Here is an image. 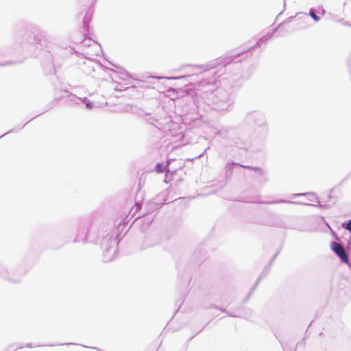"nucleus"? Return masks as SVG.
Returning <instances> with one entry per match:
<instances>
[{"label":"nucleus","instance_id":"nucleus-1","mask_svg":"<svg viewBox=\"0 0 351 351\" xmlns=\"http://www.w3.org/2000/svg\"><path fill=\"white\" fill-rule=\"evenodd\" d=\"M331 248L339 256L343 262L348 263V256L341 245L336 242H332L331 244Z\"/></svg>","mask_w":351,"mask_h":351},{"label":"nucleus","instance_id":"nucleus-2","mask_svg":"<svg viewBox=\"0 0 351 351\" xmlns=\"http://www.w3.org/2000/svg\"><path fill=\"white\" fill-rule=\"evenodd\" d=\"M156 170L158 173H162L164 171V166L162 164L158 163L156 166Z\"/></svg>","mask_w":351,"mask_h":351},{"label":"nucleus","instance_id":"nucleus-3","mask_svg":"<svg viewBox=\"0 0 351 351\" xmlns=\"http://www.w3.org/2000/svg\"><path fill=\"white\" fill-rule=\"evenodd\" d=\"M310 16L315 21H318L319 20V16H317L313 11L310 12Z\"/></svg>","mask_w":351,"mask_h":351},{"label":"nucleus","instance_id":"nucleus-4","mask_svg":"<svg viewBox=\"0 0 351 351\" xmlns=\"http://www.w3.org/2000/svg\"><path fill=\"white\" fill-rule=\"evenodd\" d=\"M346 228L351 231V220L347 223Z\"/></svg>","mask_w":351,"mask_h":351},{"label":"nucleus","instance_id":"nucleus-5","mask_svg":"<svg viewBox=\"0 0 351 351\" xmlns=\"http://www.w3.org/2000/svg\"><path fill=\"white\" fill-rule=\"evenodd\" d=\"M86 106L87 108L90 109L92 108V105L90 103L86 104Z\"/></svg>","mask_w":351,"mask_h":351}]
</instances>
